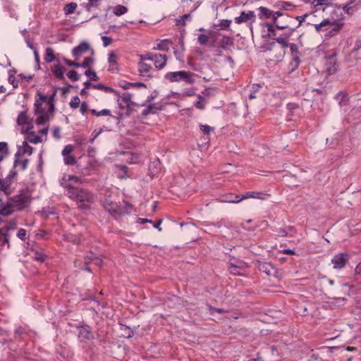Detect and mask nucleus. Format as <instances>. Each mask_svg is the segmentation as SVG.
Segmentation results:
<instances>
[{
	"mask_svg": "<svg viewBox=\"0 0 361 361\" xmlns=\"http://www.w3.org/2000/svg\"><path fill=\"white\" fill-rule=\"evenodd\" d=\"M31 193L29 190H20L10 197L4 204H0V215L9 216L15 212L26 209L31 203Z\"/></svg>",
	"mask_w": 361,
	"mask_h": 361,
	"instance_id": "obj_1",
	"label": "nucleus"
},
{
	"mask_svg": "<svg viewBox=\"0 0 361 361\" xmlns=\"http://www.w3.org/2000/svg\"><path fill=\"white\" fill-rule=\"evenodd\" d=\"M64 188L67 189L66 195L72 200L77 201L78 207L82 209H89L94 202L93 195L82 189L73 188L68 184H64Z\"/></svg>",
	"mask_w": 361,
	"mask_h": 361,
	"instance_id": "obj_2",
	"label": "nucleus"
},
{
	"mask_svg": "<svg viewBox=\"0 0 361 361\" xmlns=\"http://www.w3.org/2000/svg\"><path fill=\"white\" fill-rule=\"evenodd\" d=\"M104 209L111 214H122L130 211V204L126 202L118 204L110 198H106L103 203Z\"/></svg>",
	"mask_w": 361,
	"mask_h": 361,
	"instance_id": "obj_3",
	"label": "nucleus"
},
{
	"mask_svg": "<svg viewBox=\"0 0 361 361\" xmlns=\"http://www.w3.org/2000/svg\"><path fill=\"white\" fill-rule=\"evenodd\" d=\"M322 26H329V31L325 33L324 36L327 37H331L336 35L339 32L341 27L343 26V24L335 20L331 21L329 19H326L319 24H315L314 28L317 32H320Z\"/></svg>",
	"mask_w": 361,
	"mask_h": 361,
	"instance_id": "obj_4",
	"label": "nucleus"
},
{
	"mask_svg": "<svg viewBox=\"0 0 361 361\" xmlns=\"http://www.w3.org/2000/svg\"><path fill=\"white\" fill-rule=\"evenodd\" d=\"M37 95L39 96V99L36 100L35 103V112L37 116L35 122L37 125H43L49 121L48 114H44L41 107L42 102L47 99V96L39 92L37 93Z\"/></svg>",
	"mask_w": 361,
	"mask_h": 361,
	"instance_id": "obj_5",
	"label": "nucleus"
},
{
	"mask_svg": "<svg viewBox=\"0 0 361 361\" xmlns=\"http://www.w3.org/2000/svg\"><path fill=\"white\" fill-rule=\"evenodd\" d=\"M17 176V172L12 171L9 173L4 180L0 178V190L3 191L6 195H11L15 189L14 179Z\"/></svg>",
	"mask_w": 361,
	"mask_h": 361,
	"instance_id": "obj_6",
	"label": "nucleus"
},
{
	"mask_svg": "<svg viewBox=\"0 0 361 361\" xmlns=\"http://www.w3.org/2000/svg\"><path fill=\"white\" fill-rule=\"evenodd\" d=\"M165 78L172 82L182 80L187 82H192V74L185 71L167 73L165 75Z\"/></svg>",
	"mask_w": 361,
	"mask_h": 361,
	"instance_id": "obj_7",
	"label": "nucleus"
},
{
	"mask_svg": "<svg viewBox=\"0 0 361 361\" xmlns=\"http://www.w3.org/2000/svg\"><path fill=\"white\" fill-rule=\"evenodd\" d=\"M234 20L237 24L248 23V26L252 32L253 23L256 21V15L253 11H242L239 16L235 18Z\"/></svg>",
	"mask_w": 361,
	"mask_h": 361,
	"instance_id": "obj_8",
	"label": "nucleus"
},
{
	"mask_svg": "<svg viewBox=\"0 0 361 361\" xmlns=\"http://www.w3.org/2000/svg\"><path fill=\"white\" fill-rule=\"evenodd\" d=\"M338 71V64L336 54H331L325 58L324 71L326 75H331Z\"/></svg>",
	"mask_w": 361,
	"mask_h": 361,
	"instance_id": "obj_9",
	"label": "nucleus"
},
{
	"mask_svg": "<svg viewBox=\"0 0 361 361\" xmlns=\"http://www.w3.org/2000/svg\"><path fill=\"white\" fill-rule=\"evenodd\" d=\"M17 123L22 127V133H27L33 128L32 121L26 112L22 111L18 114Z\"/></svg>",
	"mask_w": 361,
	"mask_h": 361,
	"instance_id": "obj_10",
	"label": "nucleus"
},
{
	"mask_svg": "<svg viewBox=\"0 0 361 361\" xmlns=\"http://www.w3.org/2000/svg\"><path fill=\"white\" fill-rule=\"evenodd\" d=\"M73 151V147L71 145L65 146L62 151L63 161L66 165H73L76 162L75 158L72 154Z\"/></svg>",
	"mask_w": 361,
	"mask_h": 361,
	"instance_id": "obj_11",
	"label": "nucleus"
},
{
	"mask_svg": "<svg viewBox=\"0 0 361 361\" xmlns=\"http://www.w3.org/2000/svg\"><path fill=\"white\" fill-rule=\"evenodd\" d=\"M90 50H91L90 45L86 42H82L73 49L72 54L75 60H78Z\"/></svg>",
	"mask_w": 361,
	"mask_h": 361,
	"instance_id": "obj_12",
	"label": "nucleus"
},
{
	"mask_svg": "<svg viewBox=\"0 0 361 361\" xmlns=\"http://www.w3.org/2000/svg\"><path fill=\"white\" fill-rule=\"evenodd\" d=\"M28 162L29 159L27 157L23 156L18 157L17 154H15V159L13 162V167L15 169H17L19 171H24L27 169Z\"/></svg>",
	"mask_w": 361,
	"mask_h": 361,
	"instance_id": "obj_13",
	"label": "nucleus"
},
{
	"mask_svg": "<svg viewBox=\"0 0 361 361\" xmlns=\"http://www.w3.org/2000/svg\"><path fill=\"white\" fill-rule=\"evenodd\" d=\"M290 20H291L290 16H284V18H281V19H276V18H274L273 24L277 29H279V30L288 29L289 30V29H292L291 27H290Z\"/></svg>",
	"mask_w": 361,
	"mask_h": 361,
	"instance_id": "obj_14",
	"label": "nucleus"
},
{
	"mask_svg": "<svg viewBox=\"0 0 361 361\" xmlns=\"http://www.w3.org/2000/svg\"><path fill=\"white\" fill-rule=\"evenodd\" d=\"M33 152V148L28 145L27 141L24 140L21 145L18 147V150L16 154L18 156H23L25 157H27L32 155Z\"/></svg>",
	"mask_w": 361,
	"mask_h": 361,
	"instance_id": "obj_15",
	"label": "nucleus"
},
{
	"mask_svg": "<svg viewBox=\"0 0 361 361\" xmlns=\"http://www.w3.org/2000/svg\"><path fill=\"white\" fill-rule=\"evenodd\" d=\"M348 259V256L346 255H344L343 253L336 255L334 256L332 259L331 262L334 264V269H341L345 267L346 261Z\"/></svg>",
	"mask_w": 361,
	"mask_h": 361,
	"instance_id": "obj_16",
	"label": "nucleus"
},
{
	"mask_svg": "<svg viewBox=\"0 0 361 361\" xmlns=\"http://www.w3.org/2000/svg\"><path fill=\"white\" fill-rule=\"evenodd\" d=\"M118 56L114 51H110L108 54L109 70H118Z\"/></svg>",
	"mask_w": 361,
	"mask_h": 361,
	"instance_id": "obj_17",
	"label": "nucleus"
},
{
	"mask_svg": "<svg viewBox=\"0 0 361 361\" xmlns=\"http://www.w3.org/2000/svg\"><path fill=\"white\" fill-rule=\"evenodd\" d=\"M152 61L156 68L161 69L166 64V57L161 54H155L153 56Z\"/></svg>",
	"mask_w": 361,
	"mask_h": 361,
	"instance_id": "obj_18",
	"label": "nucleus"
},
{
	"mask_svg": "<svg viewBox=\"0 0 361 361\" xmlns=\"http://www.w3.org/2000/svg\"><path fill=\"white\" fill-rule=\"evenodd\" d=\"M152 69V66L145 62L140 61L138 63V71L142 76L149 77Z\"/></svg>",
	"mask_w": 361,
	"mask_h": 361,
	"instance_id": "obj_19",
	"label": "nucleus"
},
{
	"mask_svg": "<svg viewBox=\"0 0 361 361\" xmlns=\"http://www.w3.org/2000/svg\"><path fill=\"white\" fill-rule=\"evenodd\" d=\"M258 11H259V13L258 14L259 19H261V20H266V19H269V18L273 19L274 11L270 10L269 8L264 7V6H260V7H259Z\"/></svg>",
	"mask_w": 361,
	"mask_h": 361,
	"instance_id": "obj_20",
	"label": "nucleus"
},
{
	"mask_svg": "<svg viewBox=\"0 0 361 361\" xmlns=\"http://www.w3.org/2000/svg\"><path fill=\"white\" fill-rule=\"evenodd\" d=\"M25 133L27 134V137L25 138V141H27V142L37 144L42 142L44 141V138L42 137V136L35 135L33 132H30V130H28Z\"/></svg>",
	"mask_w": 361,
	"mask_h": 361,
	"instance_id": "obj_21",
	"label": "nucleus"
},
{
	"mask_svg": "<svg viewBox=\"0 0 361 361\" xmlns=\"http://www.w3.org/2000/svg\"><path fill=\"white\" fill-rule=\"evenodd\" d=\"M51 71L54 75L59 79H63L66 68L59 64L54 65L51 68Z\"/></svg>",
	"mask_w": 361,
	"mask_h": 361,
	"instance_id": "obj_22",
	"label": "nucleus"
},
{
	"mask_svg": "<svg viewBox=\"0 0 361 361\" xmlns=\"http://www.w3.org/2000/svg\"><path fill=\"white\" fill-rule=\"evenodd\" d=\"M294 30L295 29H289V32L288 33H285L283 36H279L276 37L275 40L282 46L288 47V42L287 41V39L292 35Z\"/></svg>",
	"mask_w": 361,
	"mask_h": 361,
	"instance_id": "obj_23",
	"label": "nucleus"
},
{
	"mask_svg": "<svg viewBox=\"0 0 361 361\" xmlns=\"http://www.w3.org/2000/svg\"><path fill=\"white\" fill-rule=\"evenodd\" d=\"M206 104H207V101L204 99V96L197 94V101L195 102V103H194L195 106L198 109L202 110L204 109Z\"/></svg>",
	"mask_w": 361,
	"mask_h": 361,
	"instance_id": "obj_24",
	"label": "nucleus"
},
{
	"mask_svg": "<svg viewBox=\"0 0 361 361\" xmlns=\"http://www.w3.org/2000/svg\"><path fill=\"white\" fill-rule=\"evenodd\" d=\"M84 85L85 86L86 89H89L90 87H92V88L100 90L111 91V88L107 87L104 86L102 84L92 85L89 81L85 82L84 83Z\"/></svg>",
	"mask_w": 361,
	"mask_h": 361,
	"instance_id": "obj_25",
	"label": "nucleus"
},
{
	"mask_svg": "<svg viewBox=\"0 0 361 361\" xmlns=\"http://www.w3.org/2000/svg\"><path fill=\"white\" fill-rule=\"evenodd\" d=\"M55 59L54 50L51 47L46 48L44 60L47 63H51Z\"/></svg>",
	"mask_w": 361,
	"mask_h": 361,
	"instance_id": "obj_26",
	"label": "nucleus"
},
{
	"mask_svg": "<svg viewBox=\"0 0 361 361\" xmlns=\"http://www.w3.org/2000/svg\"><path fill=\"white\" fill-rule=\"evenodd\" d=\"M127 12L128 8L122 5H117L113 8V13L117 16L123 15Z\"/></svg>",
	"mask_w": 361,
	"mask_h": 361,
	"instance_id": "obj_27",
	"label": "nucleus"
},
{
	"mask_svg": "<svg viewBox=\"0 0 361 361\" xmlns=\"http://www.w3.org/2000/svg\"><path fill=\"white\" fill-rule=\"evenodd\" d=\"M263 195L262 193L258 192H247L245 195L242 196L240 199L245 200L247 198H256V199H264L262 196Z\"/></svg>",
	"mask_w": 361,
	"mask_h": 361,
	"instance_id": "obj_28",
	"label": "nucleus"
},
{
	"mask_svg": "<svg viewBox=\"0 0 361 361\" xmlns=\"http://www.w3.org/2000/svg\"><path fill=\"white\" fill-rule=\"evenodd\" d=\"M78 5L75 2L67 4L64 7V11L66 15L73 13L77 8Z\"/></svg>",
	"mask_w": 361,
	"mask_h": 361,
	"instance_id": "obj_29",
	"label": "nucleus"
},
{
	"mask_svg": "<svg viewBox=\"0 0 361 361\" xmlns=\"http://www.w3.org/2000/svg\"><path fill=\"white\" fill-rule=\"evenodd\" d=\"M116 167L118 169V171H117L118 177L120 178H126L128 176L127 167L123 165L116 166Z\"/></svg>",
	"mask_w": 361,
	"mask_h": 361,
	"instance_id": "obj_30",
	"label": "nucleus"
},
{
	"mask_svg": "<svg viewBox=\"0 0 361 361\" xmlns=\"http://www.w3.org/2000/svg\"><path fill=\"white\" fill-rule=\"evenodd\" d=\"M5 244H8V247H9L8 244V237L4 228L0 229V245H4Z\"/></svg>",
	"mask_w": 361,
	"mask_h": 361,
	"instance_id": "obj_31",
	"label": "nucleus"
},
{
	"mask_svg": "<svg viewBox=\"0 0 361 361\" xmlns=\"http://www.w3.org/2000/svg\"><path fill=\"white\" fill-rule=\"evenodd\" d=\"M336 99L341 105L345 104L348 101V94L344 92H338L336 96Z\"/></svg>",
	"mask_w": 361,
	"mask_h": 361,
	"instance_id": "obj_32",
	"label": "nucleus"
},
{
	"mask_svg": "<svg viewBox=\"0 0 361 361\" xmlns=\"http://www.w3.org/2000/svg\"><path fill=\"white\" fill-rule=\"evenodd\" d=\"M263 25L267 28V30L269 32L268 35L269 37H276V31L274 26V24H271L270 23H265Z\"/></svg>",
	"mask_w": 361,
	"mask_h": 361,
	"instance_id": "obj_33",
	"label": "nucleus"
},
{
	"mask_svg": "<svg viewBox=\"0 0 361 361\" xmlns=\"http://www.w3.org/2000/svg\"><path fill=\"white\" fill-rule=\"evenodd\" d=\"M94 63V59L92 58V57H87L84 59V61H82V63H78V66H79V68H89Z\"/></svg>",
	"mask_w": 361,
	"mask_h": 361,
	"instance_id": "obj_34",
	"label": "nucleus"
},
{
	"mask_svg": "<svg viewBox=\"0 0 361 361\" xmlns=\"http://www.w3.org/2000/svg\"><path fill=\"white\" fill-rule=\"evenodd\" d=\"M274 6L281 10L287 11L290 6H292V4L288 1H279L276 3Z\"/></svg>",
	"mask_w": 361,
	"mask_h": 361,
	"instance_id": "obj_35",
	"label": "nucleus"
},
{
	"mask_svg": "<svg viewBox=\"0 0 361 361\" xmlns=\"http://www.w3.org/2000/svg\"><path fill=\"white\" fill-rule=\"evenodd\" d=\"M87 258L90 262H92L94 264H95L97 266L100 267L102 264V259L100 257L96 256L93 253H91L90 255H88Z\"/></svg>",
	"mask_w": 361,
	"mask_h": 361,
	"instance_id": "obj_36",
	"label": "nucleus"
},
{
	"mask_svg": "<svg viewBox=\"0 0 361 361\" xmlns=\"http://www.w3.org/2000/svg\"><path fill=\"white\" fill-rule=\"evenodd\" d=\"M79 337L85 339H90L92 336L87 329H82L79 332Z\"/></svg>",
	"mask_w": 361,
	"mask_h": 361,
	"instance_id": "obj_37",
	"label": "nucleus"
},
{
	"mask_svg": "<svg viewBox=\"0 0 361 361\" xmlns=\"http://www.w3.org/2000/svg\"><path fill=\"white\" fill-rule=\"evenodd\" d=\"M299 63H300L299 57L297 56V54H293L292 61L290 63V66H291V71H293L295 68H297Z\"/></svg>",
	"mask_w": 361,
	"mask_h": 361,
	"instance_id": "obj_38",
	"label": "nucleus"
},
{
	"mask_svg": "<svg viewBox=\"0 0 361 361\" xmlns=\"http://www.w3.org/2000/svg\"><path fill=\"white\" fill-rule=\"evenodd\" d=\"M92 114L97 116H109L111 115V111L109 109H102V111H97L95 109L90 110Z\"/></svg>",
	"mask_w": 361,
	"mask_h": 361,
	"instance_id": "obj_39",
	"label": "nucleus"
},
{
	"mask_svg": "<svg viewBox=\"0 0 361 361\" xmlns=\"http://www.w3.org/2000/svg\"><path fill=\"white\" fill-rule=\"evenodd\" d=\"M121 329V331H123L122 332L123 336H124L126 338H130L133 336V333L130 330V329H129L128 326H122Z\"/></svg>",
	"mask_w": 361,
	"mask_h": 361,
	"instance_id": "obj_40",
	"label": "nucleus"
},
{
	"mask_svg": "<svg viewBox=\"0 0 361 361\" xmlns=\"http://www.w3.org/2000/svg\"><path fill=\"white\" fill-rule=\"evenodd\" d=\"M80 100L78 96L73 97L70 102V106L73 109H76L80 106Z\"/></svg>",
	"mask_w": 361,
	"mask_h": 361,
	"instance_id": "obj_41",
	"label": "nucleus"
},
{
	"mask_svg": "<svg viewBox=\"0 0 361 361\" xmlns=\"http://www.w3.org/2000/svg\"><path fill=\"white\" fill-rule=\"evenodd\" d=\"M345 300V299L344 298H336L333 299V301L331 302V303L335 306L341 307L344 305Z\"/></svg>",
	"mask_w": 361,
	"mask_h": 361,
	"instance_id": "obj_42",
	"label": "nucleus"
},
{
	"mask_svg": "<svg viewBox=\"0 0 361 361\" xmlns=\"http://www.w3.org/2000/svg\"><path fill=\"white\" fill-rule=\"evenodd\" d=\"M67 76L69 79H71L72 81H78L79 80L78 74L75 71H71L67 73Z\"/></svg>",
	"mask_w": 361,
	"mask_h": 361,
	"instance_id": "obj_43",
	"label": "nucleus"
},
{
	"mask_svg": "<svg viewBox=\"0 0 361 361\" xmlns=\"http://www.w3.org/2000/svg\"><path fill=\"white\" fill-rule=\"evenodd\" d=\"M231 23V20H221L219 24V26L220 27V29L221 30H226L228 27H229Z\"/></svg>",
	"mask_w": 361,
	"mask_h": 361,
	"instance_id": "obj_44",
	"label": "nucleus"
},
{
	"mask_svg": "<svg viewBox=\"0 0 361 361\" xmlns=\"http://www.w3.org/2000/svg\"><path fill=\"white\" fill-rule=\"evenodd\" d=\"M85 75L87 77L90 78V80L94 81H97L99 80L96 73L94 71H92L91 70H87L85 72Z\"/></svg>",
	"mask_w": 361,
	"mask_h": 361,
	"instance_id": "obj_45",
	"label": "nucleus"
},
{
	"mask_svg": "<svg viewBox=\"0 0 361 361\" xmlns=\"http://www.w3.org/2000/svg\"><path fill=\"white\" fill-rule=\"evenodd\" d=\"M356 0L350 1L346 5L344 6L343 9L346 11L348 13H351L353 12V5L355 3Z\"/></svg>",
	"mask_w": 361,
	"mask_h": 361,
	"instance_id": "obj_46",
	"label": "nucleus"
},
{
	"mask_svg": "<svg viewBox=\"0 0 361 361\" xmlns=\"http://www.w3.org/2000/svg\"><path fill=\"white\" fill-rule=\"evenodd\" d=\"M168 40H162L159 44H157V49L161 51L166 50L168 49Z\"/></svg>",
	"mask_w": 361,
	"mask_h": 361,
	"instance_id": "obj_47",
	"label": "nucleus"
},
{
	"mask_svg": "<svg viewBox=\"0 0 361 361\" xmlns=\"http://www.w3.org/2000/svg\"><path fill=\"white\" fill-rule=\"evenodd\" d=\"M200 128L201 130L202 131V133L205 135H208L214 130V128L210 127L207 125H200Z\"/></svg>",
	"mask_w": 361,
	"mask_h": 361,
	"instance_id": "obj_48",
	"label": "nucleus"
},
{
	"mask_svg": "<svg viewBox=\"0 0 361 361\" xmlns=\"http://www.w3.org/2000/svg\"><path fill=\"white\" fill-rule=\"evenodd\" d=\"M32 257L37 261L42 262L45 258V255L41 252H35L33 253Z\"/></svg>",
	"mask_w": 361,
	"mask_h": 361,
	"instance_id": "obj_49",
	"label": "nucleus"
},
{
	"mask_svg": "<svg viewBox=\"0 0 361 361\" xmlns=\"http://www.w3.org/2000/svg\"><path fill=\"white\" fill-rule=\"evenodd\" d=\"M197 40L200 44L204 45L208 42V37L205 35H200L197 37Z\"/></svg>",
	"mask_w": 361,
	"mask_h": 361,
	"instance_id": "obj_50",
	"label": "nucleus"
},
{
	"mask_svg": "<svg viewBox=\"0 0 361 361\" xmlns=\"http://www.w3.org/2000/svg\"><path fill=\"white\" fill-rule=\"evenodd\" d=\"M181 48H182V50L180 51H178L176 50L174 51V54H175L176 58L178 61H183V52L184 51V47H183V44H181Z\"/></svg>",
	"mask_w": 361,
	"mask_h": 361,
	"instance_id": "obj_51",
	"label": "nucleus"
},
{
	"mask_svg": "<svg viewBox=\"0 0 361 361\" xmlns=\"http://www.w3.org/2000/svg\"><path fill=\"white\" fill-rule=\"evenodd\" d=\"M16 227V221L12 220L9 222L8 225L6 228H4V231H6V233H7L8 231H10L11 229H14Z\"/></svg>",
	"mask_w": 361,
	"mask_h": 361,
	"instance_id": "obj_52",
	"label": "nucleus"
},
{
	"mask_svg": "<svg viewBox=\"0 0 361 361\" xmlns=\"http://www.w3.org/2000/svg\"><path fill=\"white\" fill-rule=\"evenodd\" d=\"M140 61L145 62V61H152L153 56L149 54L139 55Z\"/></svg>",
	"mask_w": 361,
	"mask_h": 361,
	"instance_id": "obj_53",
	"label": "nucleus"
},
{
	"mask_svg": "<svg viewBox=\"0 0 361 361\" xmlns=\"http://www.w3.org/2000/svg\"><path fill=\"white\" fill-rule=\"evenodd\" d=\"M89 110L88 104L86 102H82L80 105V111L82 115H85V113Z\"/></svg>",
	"mask_w": 361,
	"mask_h": 361,
	"instance_id": "obj_54",
	"label": "nucleus"
},
{
	"mask_svg": "<svg viewBox=\"0 0 361 361\" xmlns=\"http://www.w3.org/2000/svg\"><path fill=\"white\" fill-rule=\"evenodd\" d=\"M148 106H152V114H155L161 109V106L159 104H151Z\"/></svg>",
	"mask_w": 361,
	"mask_h": 361,
	"instance_id": "obj_55",
	"label": "nucleus"
},
{
	"mask_svg": "<svg viewBox=\"0 0 361 361\" xmlns=\"http://www.w3.org/2000/svg\"><path fill=\"white\" fill-rule=\"evenodd\" d=\"M284 16H290L289 15H287V14H285L281 11H274V14H273V21L274 20V18H276V19H279V18L281 17V18H284Z\"/></svg>",
	"mask_w": 361,
	"mask_h": 361,
	"instance_id": "obj_56",
	"label": "nucleus"
},
{
	"mask_svg": "<svg viewBox=\"0 0 361 361\" xmlns=\"http://www.w3.org/2000/svg\"><path fill=\"white\" fill-rule=\"evenodd\" d=\"M48 130H49V128H48V126H47L39 131V135L42 136V137L44 138V141L47 140Z\"/></svg>",
	"mask_w": 361,
	"mask_h": 361,
	"instance_id": "obj_57",
	"label": "nucleus"
},
{
	"mask_svg": "<svg viewBox=\"0 0 361 361\" xmlns=\"http://www.w3.org/2000/svg\"><path fill=\"white\" fill-rule=\"evenodd\" d=\"M99 0H89L88 1V4H87V9L88 11H90L92 9V8L94 7L95 6H97V2L99 1Z\"/></svg>",
	"mask_w": 361,
	"mask_h": 361,
	"instance_id": "obj_58",
	"label": "nucleus"
},
{
	"mask_svg": "<svg viewBox=\"0 0 361 361\" xmlns=\"http://www.w3.org/2000/svg\"><path fill=\"white\" fill-rule=\"evenodd\" d=\"M238 268L239 267L238 266L232 264V265H231V267L229 268L230 272L235 275H239V274H240V273L238 271Z\"/></svg>",
	"mask_w": 361,
	"mask_h": 361,
	"instance_id": "obj_59",
	"label": "nucleus"
},
{
	"mask_svg": "<svg viewBox=\"0 0 361 361\" xmlns=\"http://www.w3.org/2000/svg\"><path fill=\"white\" fill-rule=\"evenodd\" d=\"M242 200V199H238V197L236 196L235 199H230V197L226 198L223 200L222 202H229V203H238Z\"/></svg>",
	"mask_w": 361,
	"mask_h": 361,
	"instance_id": "obj_60",
	"label": "nucleus"
},
{
	"mask_svg": "<svg viewBox=\"0 0 361 361\" xmlns=\"http://www.w3.org/2000/svg\"><path fill=\"white\" fill-rule=\"evenodd\" d=\"M25 235H26V231L23 228H20L18 230V233H17V236L21 239V240H24V238H25Z\"/></svg>",
	"mask_w": 361,
	"mask_h": 361,
	"instance_id": "obj_61",
	"label": "nucleus"
},
{
	"mask_svg": "<svg viewBox=\"0 0 361 361\" xmlns=\"http://www.w3.org/2000/svg\"><path fill=\"white\" fill-rule=\"evenodd\" d=\"M102 39L104 47L109 46L112 42V39L107 36H103L102 37Z\"/></svg>",
	"mask_w": 361,
	"mask_h": 361,
	"instance_id": "obj_62",
	"label": "nucleus"
},
{
	"mask_svg": "<svg viewBox=\"0 0 361 361\" xmlns=\"http://www.w3.org/2000/svg\"><path fill=\"white\" fill-rule=\"evenodd\" d=\"M190 17V14H185L184 16H183L181 17L180 19H179L178 20V24H180V25H185V20L187 19H188Z\"/></svg>",
	"mask_w": 361,
	"mask_h": 361,
	"instance_id": "obj_63",
	"label": "nucleus"
},
{
	"mask_svg": "<svg viewBox=\"0 0 361 361\" xmlns=\"http://www.w3.org/2000/svg\"><path fill=\"white\" fill-rule=\"evenodd\" d=\"M233 41L232 39L228 37H224L222 39V44L224 45H231L232 44Z\"/></svg>",
	"mask_w": 361,
	"mask_h": 361,
	"instance_id": "obj_64",
	"label": "nucleus"
}]
</instances>
